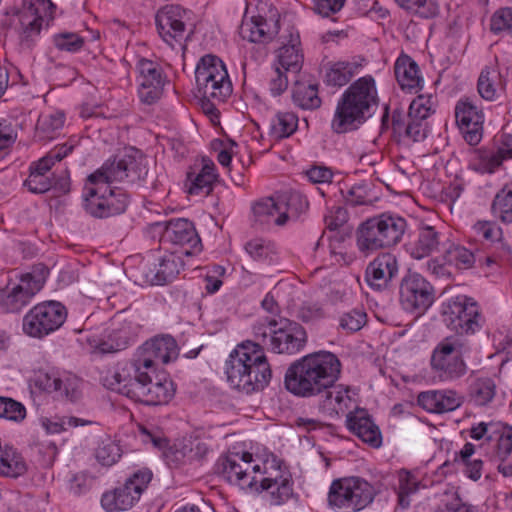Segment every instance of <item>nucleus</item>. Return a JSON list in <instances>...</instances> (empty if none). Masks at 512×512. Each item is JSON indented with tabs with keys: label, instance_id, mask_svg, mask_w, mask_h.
<instances>
[{
	"label": "nucleus",
	"instance_id": "18",
	"mask_svg": "<svg viewBox=\"0 0 512 512\" xmlns=\"http://www.w3.org/2000/svg\"><path fill=\"white\" fill-rule=\"evenodd\" d=\"M456 123L465 141L477 145L483 136L484 113L471 98L460 99L455 106Z\"/></svg>",
	"mask_w": 512,
	"mask_h": 512
},
{
	"label": "nucleus",
	"instance_id": "48",
	"mask_svg": "<svg viewBox=\"0 0 512 512\" xmlns=\"http://www.w3.org/2000/svg\"><path fill=\"white\" fill-rule=\"evenodd\" d=\"M121 456L122 449L120 445L109 437L101 440L95 451L97 461L103 466H112Z\"/></svg>",
	"mask_w": 512,
	"mask_h": 512
},
{
	"label": "nucleus",
	"instance_id": "30",
	"mask_svg": "<svg viewBox=\"0 0 512 512\" xmlns=\"http://www.w3.org/2000/svg\"><path fill=\"white\" fill-rule=\"evenodd\" d=\"M254 358L257 360L253 361L249 365L248 373L252 378L251 393L263 390L270 383L272 377V371L270 364L267 360L263 347L257 343L254 351Z\"/></svg>",
	"mask_w": 512,
	"mask_h": 512
},
{
	"label": "nucleus",
	"instance_id": "58",
	"mask_svg": "<svg viewBox=\"0 0 512 512\" xmlns=\"http://www.w3.org/2000/svg\"><path fill=\"white\" fill-rule=\"evenodd\" d=\"M84 44L83 38L76 33L64 32L54 36V45L61 51L77 52Z\"/></svg>",
	"mask_w": 512,
	"mask_h": 512
},
{
	"label": "nucleus",
	"instance_id": "21",
	"mask_svg": "<svg viewBox=\"0 0 512 512\" xmlns=\"http://www.w3.org/2000/svg\"><path fill=\"white\" fill-rule=\"evenodd\" d=\"M399 265L395 255L379 254L366 268L365 279L368 285L381 291L388 287L391 280L398 274Z\"/></svg>",
	"mask_w": 512,
	"mask_h": 512
},
{
	"label": "nucleus",
	"instance_id": "27",
	"mask_svg": "<svg viewBox=\"0 0 512 512\" xmlns=\"http://www.w3.org/2000/svg\"><path fill=\"white\" fill-rule=\"evenodd\" d=\"M440 245V233L435 227L421 224L416 239L410 245V255L414 259L430 256Z\"/></svg>",
	"mask_w": 512,
	"mask_h": 512
},
{
	"label": "nucleus",
	"instance_id": "56",
	"mask_svg": "<svg viewBox=\"0 0 512 512\" xmlns=\"http://www.w3.org/2000/svg\"><path fill=\"white\" fill-rule=\"evenodd\" d=\"M367 321V314L363 310L353 309L344 313L339 320L341 329L353 333L359 331Z\"/></svg>",
	"mask_w": 512,
	"mask_h": 512
},
{
	"label": "nucleus",
	"instance_id": "15",
	"mask_svg": "<svg viewBox=\"0 0 512 512\" xmlns=\"http://www.w3.org/2000/svg\"><path fill=\"white\" fill-rule=\"evenodd\" d=\"M252 458L249 452L226 455L218 460L217 471L228 483L252 489L258 483L257 473L260 472V465H252Z\"/></svg>",
	"mask_w": 512,
	"mask_h": 512
},
{
	"label": "nucleus",
	"instance_id": "60",
	"mask_svg": "<svg viewBox=\"0 0 512 512\" xmlns=\"http://www.w3.org/2000/svg\"><path fill=\"white\" fill-rule=\"evenodd\" d=\"M24 185L30 192L42 194L52 188V179L49 175H44L39 172H30L28 178L24 182Z\"/></svg>",
	"mask_w": 512,
	"mask_h": 512
},
{
	"label": "nucleus",
	"instance_id": "50",
	"mask_svg": "<svg viewBox=\"0 0 512 512\" xmlns=\"http://www.w3.org/2000/svg\"><path fill=\"white\" fill-rule=\"evenodd\" d=\"M49 275L48 267L43 263L34 265L29 273L24 274L20 282L25 284L34 294L39 292Z\"/></svg>",
	"mask_w": 512,
	"mask_h": 512
},
{
	"label": "nucleus",
	"instance_id": "31",
	"mask_svg": "<svg viewBox=\"0 0 512 512\" xmlns=\"http://www.w3.org/2000/svg\"><path fill=\"white\" fill-rule=\"evenodd\" d=\"M25 284L19 283L11 290L0 294V307L10 313L20 312L35 295Z\"/></svg>",
	"mask_w": 512,
	"mask_h": 512
},
{
	"label": "nucleus",
	"instance_id": "34",
	"mask_svg": "<svg viewBox=\"0 0 512 512\" xmlns=\"http://www.w3.org/2000/svg\"><path fill=\"white\" fill-rule=\"evenodd\" d=\"M292 100L296 106L305 110L317 109L321 105L316 84H306L295 80L292 87Z\"/></svg>",
	"mask_w": 512,
	"mask_h": 512
},
{
	"label": "nucleus",
	"instance_id": "32",
	"mask_svg": "<svg viewBox=\"0 0 512 512\" xmlns=\"http://www.w3.org/2000/svg\"><path fill=\"white\" fill-rule=\"evenodd\" d=\"M65 113L62 110H54L42 113L36 124V136L39 140H51L64 127Z\"/></svg>",
	"mask_w": 512,
	"mask_h": 512
},
{
	"label": "nucleus",
	"instance_id": "62",
	"mask_svg": "<svg viewBox=\"0 0 512 512\" xmlns=\"http://www.w3.org/2000/svg\"><path fill=\"white\" fill-rule=\"evenodd\" d=\"M61 391H58L61 396H64L69 401H76L80 397V380L71 374H66L61 377Z\"/></svg>",
	"mask_w": 512,
	"mask_h": 512
},
{
	"label": "nucleus",
	"instance_id": "46",
	"mask_svg": "<svg viewBox=\"0 0 512 512\" xmlns=\"http://www.w3.org/2000/svg\"><path fill=\"white\" fill-rule=\"evenodd\" d=\"M1 458L0 474L6 477L17 478L27 471V465L23 457L14 449L8 448Z\"/></svg>",
	"mask_w": 512,
	"mask_h": 512
},
{
	"label": "nucleus",
	"instance_id": "52",
	"mask_svg": "<svg viewBox=\"0 0 512 512\" xmlns=\"http://www.w3.org/2000/svg\"><path fill=\"white\" fill-rule=\"evenodd\" d=\"M490 30L494 34H505L512 37V8L496 11L490 20Z\"/></svg>",
	"mask_w": 512,
	"mask_h": 512
},
{
	"label": "nucleus",
	"instance_id": "4",
	"mask_svg": "<svg viewBox=\"0 0 512 512\" xmlns=\"http://www.w3.org/2000/svg\"><path fill=\"white\" fill-rule=\"evenodd\" d=\"M155 372L147 371V377L131 375L123 378L116 375V369L108 371L103 378L104 386L108 389L123 394L131 399L147 405H161L168 403L175 394V387L172 380L164 378L152 382L151 375Z\"/></svg>",
	"mask_w": 512,
	"mask_h": 512
},
{
	"label": "nucleus",
	"instance_id": "19",
	"mask_svg": "<svg viewBox=\"0 0 512 512\" xmlns=\"http://www.w3.org/2000/svg\"><path fill=\"white\" fill-rule=\"evenodd\" d=\"M137 71L139 98L141 102L151 105L162 95L165 84L163 70L158 63L142 58L137 63Z\"/></svg>",
	"mask_w": 512,
	"mask_h": 512
},
{
	"label": "nucleus",
	"instance_id": "53",
	"mask_svg": "<svg viewBox=\"0 0 512 512\" xmlns=\"http://www.w3.org/2000/svg\"><path fill=\"white\" fill-rule=\"evenodd\" d=\"M0 417L20 422L26 417L24 405L12 398L0 397Z\"/></svg>",
	"mask_w": 512,
	"mask_h": 512
},
{
	"label": "nucleus",
	"instance_id": "57",
	"mask_svg": "<svg viewBox=\"0 0 512 512\" xmlns=\"http://www.w3.org/2000/svg\"><path fill=\"white\" fill-rule=\"evenodd\" d=\"M326 316L323 305L319 302L305 301L297 310L296 317L302 322L309 323L323 319Z\"/></svg>",
	"mask_w": 512,
	"mask_h": 512
},
{
	"label": "nucleus",
	"instance_id": "55",
	"mask_svg": "<svg viewBox=\"0 0 512 512\" xmlns=\"http://www.w3.org/2000/svg\"><path fill=\"white\" fill-rule=\"evenodd\" d=\"M497 77L495 71L485 68L481 71L478 78L477 89L480 96L488 101H493L496 98L497 90L495 88V78Z\"/></svg>",
	"mask_w": 512,
	"mask_h": 512
},
{
	"label": "nucleus",
	"instance_id": "44",
	"mask_svg": "<svg viewBox=\"0 0 512 512\" xmlns=\"http://www.w3.org/2000/svg\"><path fill=\"white\" fill-rule=\"evenodd\" d=\"M258 481H267L269 483L277 484L281 480L283 482H293L289 469L281 463L279 459L273 457L264 465V471L258 472Z\"/></svg>",
	"mask_w": 512,
	"mask_h": 512
},
{
	"label": "nucleus",
	"instance_id": "37",
	"mask_svg": "<svg viewBox=\"0 0 512 512\" xmlns=\"http://www.w3.org/2000/svg\"><path fill=\"white\" fill-rule=\"evenodd\" d=\"M278 64L282 70L290 74H298L303 65V54L298 44L284 45L277 53Z\"/></svg>",
	"mask_w": 512,
	"mask_h": 512
},
{
	"label": "nucleus",
	"instance_id": "38",
	"mask_svg": "<svg viewBox=\"0 0 512 512\" xmlns=\"http://www.w3.org/2000/svg\"><path fill=\"white\" fill-rule=\"evenodd\" d=\"M252 490L256 492H268L271 504L281 505L293 496V482H283V480H281L280 483L273 484L267 481H258V483L253 486Z\"/></svg>",
	"mask_w": 512,
	"mask_h": 512
},
{
	"label": "nucleus",
	"instance_id": "20",
	"mask_svg": "<svg viewBox=\"0 0 512 512\" xmlns=\"http://www.w3.org/2000/svg\"><path fill=\"white\" fill-rule=\"evenodd\" d=\"M156 27L160 37L170 47L181 45L185 39L186 25L184 11L178 5H166L155 17Z\"/></svg>",
	"mask_w": 512,
	"mask_h": 512
},
{
	"label": "nucleus",
	"instance_id": "49",
	"mask_svg": "<svg viewBox=\"0 0 512 512\" xmlns=\"http://www.w3.org/2000/svg\"><path fill=\"white\" fill-rule=\"evenodd\" d=\"M92 421L85 420L74 416H63L55 418H44L42 419V426L48 433L57 434L68 430L69 428H75L78 426H85L92 424Z\"/></svg>",
	"mask_w": 512,
	"mask_h": 512
},
{
	"label": "nucleus",
	"instance_id": "5",
	"mask_svg": "<svg viewBox=\"0 0 512 512\" xmlns=\"http://www.w3.org/2000/svg\"><path fill=\"white\" fill-rule=\"evenodd\" d=\"M407 229L406 220L396 214L382 213L362 222L356 231L357 248L364 255L397 245Z\"/></svg>",
	"mask_w": 512,
	"mask_h": 512
},
{
	"label": "nucleus",
	"instance_id": "41",
	"mask_svg": "<svg viewBox=\"0 0 512 512\" xmlns=\"http://www.w3.org/2000/svg\"><path fill=\"white\" fill-rule=\"evenodd\" d=\"M496 394V384L490 377L476 378L470 385L471 400L478 406L490 403Z\"/></svg>",
	"mask_w": 512,
	"mask_h": 512
},
{
	"label": "nucleus",
	"instance_id": "25",
	"mask_svg": "<svg viewBox=\"0 0 512 512\" xmlns=\"http://www.w3.org/2000/svg\"><path fill=\"white\" fill-rule=\"evenodd\" d=\"M217 177L214 162L208 158H203L201 170L197 174H187L185 183L187 193L199 196L209 195L213 190V185Z\"/></svg>",
	"mask_w": 512,
	"mask_h": 512
},
{
	"label": "nucleus",
	"instance_id": "13",
	"mask_svg": "<svg viewBox=\"0 0 512 512\" xmlns=\"http://www.w3.org/2000/svg\"><path fill=\"white\" fill-rule=\"evenodd\" d=\"M67 318V310L57 301H47L35 305L23 317L22 328L26 335L43 338L58 330Z\"/></svg>",
	"mask_w": 512,
	"mask_h": 512
},
{
	"label": "nucleus",
	"instance_id": "11",
	"mask_svg": "<svg viewBox=\"0 0 512 512\" xmlns=\"http://www.w3.org/2000/svg\"><path fill=\"white\" fill-rule=\"evenodd\" d=\"M375 490L360 478H345L333 481L328 494L329 504L343 512H357L370 504Z\"/></svg>",
	"mask_w": 512,
	"mask_h": 512
},
{
	"label": "nucleus",
	"instance_id": "64",
	"mask_svg": "<svg viewBox=\"0 0 512 512\" xmlns=\"http://www.w3.org/2000/svg\"><path fill=\"white\" fill-rule=\"evenodd\" d=\"M349 219L348 211L345 207L334 206L325 216L326 227L330 230H336L343 226Z\"/></svg>",
	"mask_w": 512,
	"mask_h": 512
},
{
	"label": "nucleus",
	"instance_id": "47",
	"mask_svg": "<svg viewBox=\"0 0 512 512\" xmlns=\"http://www.w3.org/2000/svg\"><path fill=\"white\" fill-rule=\"evenodd\" d=\"M506 158H512V146L509 144L497 152L482 153L476 170L482 173H493Z\"/></svg>",
	"mask_w": 512,
	"mask_h": 512
},
{
	"label": "nucleus",
	"instance_id": "8",
	"mask_svg": "<svg viewBox=\"0 0 512 512\" xmlns=\"http://www.w3.org/2000/svg\"><path fill=\"white\" fill-rule=\"evenodd\" d=\"M471 351L467 338L450 335L441 340L431 356V367L441 380H456L465 375L467 366L463 357Z\"/></svg>",
	"mask_w": 512,
	"mask_h": 512
},
{
	"label": "nucleus",
	"instance_id": "28",
	"mask_svg": "<svg viewBox=\"0 0 512 512\" xmlns=\"http://www.w3.org/2000/svg\"><path fill=\"white\" fill-rule=\"evenodd\" d=\"M281 213L276 218V225H284L288 219H297L309 208V202L304 194L291 191L279 197Z\"/></svg>",
	"mask_w": 512,
	"mask_h": 512
},
{
	"label": "nucleus",
	"instance_id": "59",
	"mask_svg": "<svg viewBox=\"0 0 512 512\" xmlns=\"http://www.w3.org/2000/svg\"><path fill=\"white\" fill-rule=\"evenodd\" d=\"M153 474L147 469H140L134 472L126 481L125 484L136 493L138 499H140L141 494L147 488L148 484L152 480Z\"/></svg>",
	"mask_w": 512,
	"mask_h": 512
},
{
	"label": "nucleus",
	"instance_id": "43",
	"mask_svg": "<svg viewBox=\"0 0 512 512\" xmlns=\"http://www.w3.org/2000/svg\"><path fill=\"white\" fill-rule=\"evenodd\" d=\"M402 9L418 15L421 18L429 19L436 17L440 12V5L437 0H394Z\"/></svg>",
	"mask_w": 512,
	"mask_h": 512
},
{
	"label": "nucleus",
	"instance_id": "23",
	"mask_svg": "<svg viewBox=\"0 0 512 512\" xmlns=\"http://www.w3.org/2000/svg\"><path fill=\"white\" fill-rule=\"evenodd\" d=\"M418 405L430 413H446L456 410L462 404L460 397L453 390H430L421 392L417 398Z\"/></svg>",
	"mask_w": 512,
	"mask_h": 512
},
{
	"label": "nucleus",
	"instance_id": "3",
	"mask_svg": "<svg viewBox=\"0 0 512 512\" xmlns=\"http://www.w3.org/2000/svg\"><path fill=\"white\" fill-rule=\"evenodd\" d=\"M375 79L364 76L354 81L337 102L331 128L338 134L358 129L378 106Z\"/></svg>",
	"mask_w": 512,
	"mask_h": 512
},
{
	"label": "nucleus",
	"instance_id": "36",
	"mask_svg": "<svg viewBox=\"0 0 512 512\" xmlns=\"http://www.w3.org/2000/svg\"><path fill=\"white\" fill-rule=\"evenodd\" d=\"M298 128V117L292 112H278L271 119L269 135L274 140L290 137Z\"/></svg>",
	"mask_w": 512,
	"mask_h": 512
},
{
	"label": "nucleus",
	"instance_id": "45",
	"mask_svg": "<svg viewBox=\"0 0 512 512\" xmlns=\"http://www.w3.org/2000/svg\"><path fill=\"white\" fill-rule=\"evenodd\" d=\"M443 260L460 269H469L475 262L474 254L459 244H450L444 251Z\"/></svg>",
	"mask_w": 512,
	"mask_h": 512
},
{
	"label": "nucleus",
	"instance_id": "54",
	"mask_svg": "<svg viewBox=\"0 0 512 512\" xmlns=\"http://www.w3.org/2000/svg\"><path fill=\"white\" fill-rule=\"evenodd\" d=\"M472 229L479 239L488 243L499 241L502 237V229L493 221H477Z\"/></svg>",
	"mask_w": 512,
	"mask_h": 512
},
{
	"label": "nucleus",
	"instance_id": "24",
	"mask_svg": "<svg viewBox=\"0 0 512 512\" xmlns=\"http://www.w3.org/2000/svg\"><path fill=\"white\" fill-rule=\"evenodd\" d=\"M279 32V21L276 14H272L270 19L262 16H256L251 22L243 23L240 34L243 39L254 43H266L271 41Z\"/></svg>",
	"mask_w": 512,
	"mask_h": 512
},
{
	"label": "nucleus",
	"instance_id": "6",
	"mask_svg": "<svg viewBox=\"0 0 512 512\" xmlns=\"http://www.w3.org/2000/svg\"><path fill=\"white\" fill-rule=\"evenodd\" d=\"M253 332L264 346L278 354H296L307 342L305 329L288 319L263 318L253 326Z\"/></svg>",
	"mask_w": 512,
	"mask_h": 512
},
{
	"label": "nucleus",
	"instance_id": "10",
	"mask_svg": "<svg viewBox=\"0 0 512 512\" xmlns=\"http://www.w3.org/2000/svg\"><path fill=\"white\" fill-rule=\"evenodd\" d=\"M441 315L446 326L462 337L482 328L484 318L478 303L466 295H457L442 304Z\"/></svg>",
	"mask_w": 512,
	"mask_h": 512
},
{
	"label": "nucleus",
	"instance_id": "1",
	"mask_svg": "<svg viewBox=\"0 0 512 512\" xmlns=\"http://www.w3.org/2000/svg\"><path fill=\"white\" fill-rule=\"evenodd\" d=\"M148 159L139 151L106 161L90 174L84 187V208L95 218L122 214L129 204V195L114 183L142 185L148 177Z\"/></svg>",
	"mask_w": 512,
	"mask_h": 512
},
{
	"label": "nucleus",
	"instance_id": "16",
	"mask_svg": "<svg viewBox=\"0 0 512 512\" xmlns=\"http://www.w3.org/2000/svg\"><path fill=\"white\" fill-rule=\"evenodd\" d=\"M257 343L246 341L236 346L230 353L225 363V373L229 384L246 394H251L252 378L248 373L251 362L257 360L254 358V351Z\"/></svg>",
	"mask_w": 512,
	"mask_h": 512
},
{
	"label": "nucleus",
	"instance_id": "22",
	"mask_svg": "<svg viewBox=\"0 0 512 512\" xmlns=\"http://www.w3.org/2000/svg\"><path fill=\"white\" fill-rule=\"evenodd\" d=\"M346 427L364 443L373 448L382 445V434L365 409L357 408L346 416Z\"/></svg>",
	"mask_w": 512,
	"mask_h": 512
},
{
	"label": "nucleus",
	"instance_id": "12",
	"mask_svg": "<svg viewBox=\"0 0 512 512\" xmlns=\"http://www.w3.org/2000/svg\"><path fill=\"white\" fill-rule=\"evenodd\" d=\"M54 4L50 0H23V6L17 13V27L20 44L30 48L38 39L43 25L53 19Z\"/></svg>",
	"mask_w": 512,
	"mask_h": 512
},
{
	"label": "nucleus",
	"instance_id": "51",
	"mask_svg": "<svg viewBox=\"0 0 512 512\" xmlns=\"http://www.w3.org/2000/svg\"><path fill=\"white\" fill-rule=\"evenodd\" d=\"M435 99L432 95H419L410 106L408 117L425 120L434 113Z\"/></svg>",
	"mask_w": 512,
	"mask_h": 512
},
{
	"label": "nucleus",
	"instance_id": "61",
	"mask_svg": "<svg viewBox=\"0 0 512 512\" xmlns=\"http://www.w3.org/2000/svg\"><path fill=\"white\" fill-rule=\"evenodd\" d=\"M269 91L274 97L281 95L288 88V72L275 66L269 78Z\"/></svg>",
	"mask_w": 512,
	"mask_h": 512
},
{
	"label": "nucleus",
	"instance_id": "63",
	"mask_svg": "<svg viewBox=\"0 0 512 512\" xmlns=\"http://www.w3.org/2000/svg\"><path fill=\"white\" fill-rule=\"evenodd\" d=\"M346 0H313V10L322 17H330L338 13Z\"/></svg>",
	"mask_w": 512,
	"mask_h": 512
},
{
	"label": "nucleus",
	"instance_id": "14",
	"mask_svg": "<svg viewBox=\"0 0 512 512\" xmlns=\"http://www.w3.org/2000/svg\"><path fill=\"white\" fill-rule=\"evenodd\" d=\"M435 290L419 273H408L399 285V302L410 313L422 315L434 303Z\"/></svg>",
	"mask_w": 512,
	"mask_h": 512
},
{
	"label": "nucleus",
	"instance_id": "33",
	"mask_svg": "<svg viewBox=\"0 0 512 512\" xmlns=\"http://www.w3.org/2000/svg\"><path fill=\"white\" fill-rule=\"evenodd\" d=\"M184 263L181 254L177 251L164 256L159 262L158 268L152 279L154 285H164L171 282L183 269Z\"/></svg>",
	"mask_w": 512,
	"mask_h": 512
},
{
	"label": "nucleus",
	"instance_id": "9",
	"mask_svg": "<svg viewBox=\"0 0 512 512\" xmlns=\"http://www.w3.org/2000/svg\"><path fill=\"white\" fill-rule=\"evenodd\" d=\"M198 92L204 98L224 102L232 93V84L224 62L207 54L200 58L195 69Z\"/></svg>",
	"mask_w": 512,
	"mask_h": 512
},
{
	"label": "nucleus",
	"instance_id": "39",
	"mask_svg": "<svg viewBox=\"0 0 512 512\" xmlns=\"http://www.w3.org/2000/svg\"><path fill=\"white\" fill-rule=\"evenodd\" d=\"M324 393V407L331 413H344L350 408L352 398L349 396L348 388L333 384V387L324 390Z\"/></svg>",
	"mask_w": 512,
	"mask_h": 512
},
{
	"label": "nucleus",
	"instance_id": "42",
	"mask_svg": "<svg viewBox=\"0 0 512 512\" xmlns=\"http://www.w3.org/2000/svg\"><path fill=\"white\" fill-rule=\"evenodd\" d=\"M252 211L255 222L261 225L271 222L276 224V218L281 213L279 198L277 200L272 197L262 199L253 205Z\"/></svg>",
	"mask_w": 512,
	"mask_h": 512
},
{
	"label": "nucleus",
	"instance_id": "7",
	"mask_svg": "<svg viewBox=\"0 0 512 512\" xmlns=\"http://www.w3.org/2000/svg\"><path fill=\"white\" fill-rule=\"evenodd\" d=\"M179 355L176 340L169 336H156L146 341L138 350L131 361L117 365L116 375L129 378L138 373L141 377H147V371L155 372L159 364H168L175 361Z\"/></svg>",
	"mask_w": 512,
	"mask_h": 512
},
{
	"label": "nucleus",
	"instance_id": "17",
	"mask_svg": "<svg viewBox=\"0 0 512 512\" xmlns=\"http://www.w3.org/2000/svg\"><path fill=\"white\" fill-rule=\"evenodd\" d=\"M163 225L164 230L161 236L163 244L170 243L182 247L183 250L178 253L186 256L201 251V239L191 221L177 218L164 222Z\"/></svg>",
	"mask_w": 512,
	"mask_h": 512
},
{
	"label": "nucleus",
	"instance_id": "2",
	"mask_svg": "<svg viewBox=\"0 0 512 512\" xmlns=\"http://www.w3.org/2000/svg\"><path fill=\"white\" fill-rule=\"evenodd\" d=\"M341 362L329 351H318L292 363L284 377L286 389L300 397H313L331 387L339 379Z\"/></svg>",
	"mask_w": 512,
	"mask_h": 512
},
{
	"label": "nucleus",
	"instance_id": "26",
	"mask_svg": "<svg viewBox=\"0 0 512 512\" xmlns=\"http://www.w3.org/2000/svg\"><path fill=\"white\" fill-rule=\"evenodd\" d=\"M394 73L402 90L417 91L423 86L418 64L408 55L401 54L395 64Z\"/></svg>",
	"mask_w": 512,
	"mask_h": 512
},
{
	"label": "nucleus",
	"instance_id": "29",
	"mask_svg": "<svg viewBox=\"0 0 512 512\" xmlns=\"http://www.w3.org/2000/svg\"><path fill=\"white\" fill-rule=\"evenodd\" d=\"M136 493L124 483L111 491L105 492L101 497V505L107 512L126 511L138 501Z\"/></svg>",
	"mask_w": 512,
	"mask_h": 512
},
{
	"label": "nucleus",
	"instance_id": "35",
	"mask_svg": "<svg viewBox=\"0 0 512 512\" xmlns=\"http://www.w3.org/2000/svg\"><path fill=\"white\" fill-rule=\"evenodd\" d=\"M359 67L356 62H335L326 71L325 83L329 86L342 87L352 79Z\"/></svg>",
	"mask_w": 512,
	"mask_h": 512
},
{
	"label": "nucleus",
	"instance_id": "40",
	"mask_svg": "<svg viewBox=\"0 0 512 512\" xmlns=\"http://www.w3.org/2000/svg\"><path fill=\"white\" fill-rule=\"evenodd\" d=\"M492 214L503 223H512V186L505 185L495 195L491 204Z\"/></svg>",
	"mask_w": 512,
	"mask_h": 512
}]
</instances>
